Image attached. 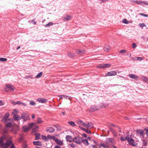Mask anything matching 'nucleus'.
Segmentation results:
<instances>
[{
	"mask_svg": "<svg viewBox=\"0 0 148 148\" xmlns=\"http://www.w3.org/2000/svg\"><path fill=\"white\" fill-rule=\"evenodd\" d=\"M30 104L31 105H35L36 104V103L34 101H32L30 102Z\"/></svg>",
	"mask_w": 148,
	"mask_h": 148,
	"instance_id": "47",
	"label": "nucleus"
},
{
	"mask_svg": "<svg viewBox=\"0 0 148 148\" xmlns=\"http://www.w3.org/2000/svg\"><path fill=\"white\" fill-rule=\"evenodd\" d=\"M11 120L10 121H7V122H3L4 123H6L5 126L8 128H9L11 127L12 125L11 123L10 122Z\"/></svg>",
	"mask_w": 148,
	"mask_h": 148,
	"instance_id": "16",
	"label": "nucleus"
},
{
	"mask_svg": "<svg viewBox=\"0 0 148 148\" xmlns=\"http://www.w3.org/2000/svg\"><path fill=\"white\" fill-rule=\"evenodd\" d=\"M79 127L82 130L85 131L87 133L90 134L91 133V132L90 131L88 130L87 129H86L85 128H83L81 127L80 126H79Z\"/></svg>",
	"mask_w": 148,
	"mask_h": 148,
	"instance_id": "18",
	"label": "nucleus"
},
{
	"mask_svg": "<svg viewBox=\"0 0 148 148\" xmlns=\"http://www.w3.org/2000/svg\"><path fill=\"white\" fill-rule=\"evenodd\" d=\"M129 76V77L131 78L134 79H137L138 78V76L134 74H130Z\"/></svg>",
	"mask_w": 148,
	"mask_h": 148,
	"instance_id": "19",
	"label": "nucleus"
},
{
	"mask_svg": "<svg viewBox=\"0 0 148 148\" xmlns=\"http://www.w3.org/2000/svg\"><path fill=\"white\" fill-rule=\"evenodd\" d=\"M33 143L34 145L41 146L42 145L41 142L39 141H34Z\"/></svg>",
	"mask_w": 148,
	"mask_h": 148,
	"instance_id": "25",
	"label": "nucleus"
},
{
	"mask_svg": "<svg viewBox=\"0 0 148 148\" xmlns=\"http://www.w3.org/2000/svg\"><path fill=\"white\" fill-rule=\"evenodd\" d=\"M109 129L110 130L112 134L115 132V130L112 128L110 127L109 128Z\"/></svg>",
	"mask_w": 148,
	"mask_h": 148,
	"instance_id": "48",
	"label": "nucleus"
},
{
	"mask_svg": "<svg viewBox=\"0 0 148 148\" xmlns=\"http://www.w3.org/2000/svg\"><path fill=\"white\" fill-rule=\"evenodd\" d=\"M72 18V17L71 16L67 15L64 17V21L69 20Z\"/></svg>",
	"mask_w": 148,
	"mask_h": 148,
	"instance_id": "20",
	"label": "nucleus"
},
{
	"mask_svg": "<svg viewBox=\"0 0 148 148\" xmlns=\"http://www.w3.org/2000/svg\"><path fill=\"white\" fill-rule=\"evenodd\" d=\"M16 111L15 110L12 112V114H14L13 116L14 120L15 121H18L22 119L21 116L20 117L18 115L16 114Z\"/></svg>",
	"mask_w": 148,
	"mask_h": 148,
	"instance_id": "5",
	"label": "nucleus"
},
{
	"mask_svg": "<svg viewBox=\"0 0 148 148\" xmlns=\"http://www.w3.org/2000/svg\"><path fill=\"white\" fill-rule=\"evenodd\" d=\"M143 145L144 146H146L147 145V143L145 140H144L143 141Z\"/></svg>",
	"mask_w": 148,
	"mask_h": 148,
	"instance_id": "50",
	"label": "nucleus"
},
{
	"mask_svg": "<svg viewBox=\"0 0 148 148\" xmlns=\"http://www.w3.org/2000/svg\"><path fill=\"white\" fill-rule=\"evenodd\" d=\"M141 79L143 82L148 83V78L145 76H142Z\"/></svg>",
	"mask_w": 148,
	"mask_h": 148,
	"instance_id": "22",
	"label": "nucleus"
},
{
	"mask_svg": "<svg viewBox=\"0 0 148 148\" xmlns=\"http://www.w3.org/2000/svg\"><path fill=\"white\" fill-rule=\"evenodd\" d=\"M122 22L123 23L125 24H128L129 23V21H127V19L125 18L123 20Z\"/></svg>",
	"mask_w": 148,
	"mask_h": 148,
	"instance_id": "38",
	"label": "nucleus"
},
{
	"mask_svg": "<svg viewBox=\"0 0 148 148\" xmlns=\"http://www.w3.org/2000/svg\"><path fill=\"white\" fill-rule=\"evenodd\" d=\"M106 143L110 145L114 144L115 141L113 138H106L105 140Z\"/></svg>",
	"mask_w": 148,
	"mask_h": 148,
	"instance_id": "7",
	"label": "nucleus"
},
{
	"mask_svg": "<svg viewBox=\"0 0 148 148\" xmlns=\"http://www.w3.org/2000/svg\"><path fill=\"white\" fill-rule=\"evenodd\" d=\"M113 134L114 136V137H116L117 136V134L115 133V132L114 133H113Z\"/></svg>",
	"mask_w": 148,
	"mask_h": 148,
	"instance_id": "58",
	"label": "nucleus"
},
{
	"mask_svg": "<svg viewBox=\"0 0 148 148\" xmlns=\"http://www.w3.org/2000/svg\"><path fill=\"white\" fill-rule=\"evenodd\" d=\"M134 3H136L138 4H141V3H142V1H138L137 0L136 1H133Z\"/></svg>",
	"mask_w": 148,
	"mask_h": 148,
	"instance_id": "37",
	"label": "nucleus"
},
{
	"mask_svg": "<svg viewBox=\"0 0 148 148\" xmlns=\"http://www.w3.org/2000/svg\"><path fill=\"white\" fill-rule=\"evenodd\" d=\"M142 3H141V5H148V2H147L142 1Z\"/></svg>",
	"mask_w": 148,
	"mask_h": 148,
	"instance_id": "42",
	"label": "nucleus"
},
{
	"mask_svg": "<svg viewBox=\"0 0 148 148\" xmlns=\"http://www.w3.org/2000/svg\"><path fill=\"white\" fill-rule=\"evenodd\" d=\"M53 25V23L51 22H49L48 23L45 25V27H47L48 26H51Z\"/></svg>",
	"mask_w": 148,
	"mask_h": 148,
	"instance_id": "39",
	"label": "nucleus"
},
{
	"mask_svg": "<svg viewBox=\"0 0 148 148\" xmlns=\"http://www.w3.org/2000/svg\"><path fill=\"white\" fill-rule=\"evenodd\" d=\"M77 121L78 124L84 126L85 123L83 122L82 120L78 119L77 120Z\"/></svg>",
	"mask_w": 148,
	"mask_h": 148,
	"instance_id": "15",
	"label": "nucleus"
},
{
	"mask_svg": "<svg viewBox=\"0 0 148 148\" xmlns=\"http://www.w3.org/2000/svg\"><path fill=\"white\" fill-rule=\"evenodd\" d=\"M111 66V64H99L97 66V67L99 68L103 69L110 67Z\"/></svg>",
	"mask_w": 148,
	"mask_h": 148,
	"instance_id": "6",
	"label": "nucleus"
},
{
	"mask_svg": "<svg viewBox=\"0 0 148 148\" xmlns=\"http://www.w3.org/2000/svg\"><path fill=\"white\" fill-rule=\"evenodd\" d=\"M119 53H125L126 52V51L125 50H123L120 51H119Z\"/></svg>",
	"mask_w": 148,
	"mask_h": 148,
	"instance_id": "53",
	"label": "nucleus"
},
{
	"mask_svg": "<svg viewBox=\"0 0 148 148\" xmlns=\"http://www.w3.org/2000/svg\"><path fill=\"white\" fill-rule=\"evenodd\" d=\"M32 22L34 24H36V22L34 20H32Z\"/></svg>",
	"mask_w": 148,
	"mask_h": 148,
	"instance_id": "60",
	"label": "nucleus"
},
{
	"mask_svg": "<svg viewBox=\"0 0 148 148\" xmlns=\"http://www.w3.org/2000/svg\"><path fill=\"white\" fill-rule=\"evenodd\" d=\"M5 138V136L0 138V145H1L2 146L4 145V139Z\"/></svg>",
	"mask_w": 148,
	"mask_h": 148,
	"instance_id": "21",
	"label": "nucleus"
},
{
	"mask_svg": "<svg viewBox=\"0 0 148 148\" xmlns=\"http://www.w3.org/2000/svg\"><path fill=\"white\" fill-rule=\"evenodd\" d=\"M116 75V72L114 71H112L108 72L106 74V76H111L115 75Z\"/></svg>",
	"mask_w": 148,
	"mask_h": 148,
	"instance_id": "11",
	"label": "nucleus"
},
{
	"mask_svg": "<svg viewBox=\"0 0 148 148\" xmlns=\"http://www.w3.org/2000/svg\"><path fill=\"white\" fill-rule=\"evenodd\" d=\"M104 51H108L110 49V47L109 46H107V47H104Z\"/></svg>",
	"mask_w": 148,
	"mask_h": 148,
	"instance_id": "41",
	"label": "nucleus"
},
{
	"mask_svg": "<svg viewBox=\"0 0 148 148\" xmlns=\"http://www.w3.org/2000/svg\"><path fill=\"white\" fill-rule=\"evenodd\" d=\"M55 130V129L53 127H49L47 130V132L50 133L54 132Z\"/></svg>",
	"mask_w": 148,
	"mask_h": 148,
	"instance_id": "17",
	"label": "nucleus"
},
{
	"mask_svg": "<svg viewBox=\"0 0 148 148\" xmlns=\"http://www.w3.org/2000/svg\"><path fill=\"white\" fill-rule=\"evenodd\" d=\"M42 139L44 140L45 141H47L48 140V138H47V136L46 137L45 136L42 135Z\"/></svg>",
	"mask_w": 148,
	"mask_h": 148,
	"instance_id": "35",
	"label": "nucleus"
},
{
	"mask_svg": "<svg viewBox=\"0 0 148 148\" xmlns=\"http://www.w3.org/2000/svg\"><path fill=\"white\" fill-rule=\"evenodd\" d=\"M36 101L41 103H44L47 101V100L45 99L39 98L37 99Z\"/></svg>",
	"mask_w": 148,
	"mask_h": 148,
	"instance_id": "10",
	"label": "nucleus"
},
{
	"mask_svg": "<svg viewBox=\"0 0 148 148\" xmlns=\"http://www.w3.org/2000/svg\"><path fill=\"white\" fill-rule=\"evenodd\" d=\"M4 90L6 92H8L9 90L13 91L14 90V87L12 85L6 84L5 87L4 88Z\"/></svg>",
	"mask_w": 148,
	"mask_h": 148,
	"instance_id": "2",
	"label": "nucleus"
},
{
	"mask_svg": "<svg viewBox=\"0 0 148 148\" xmlns=\"http://www.w3.org/2000/svg\"><path fill=\"white\" fill-rule=\"evenodd\" d=\"M136 58H137V60H138L139 61H140L143 60V59L141 57H137Z\"/></svg>",
	"mask_w": 148,
	"mask_h": 148,
	"instance_id": "51",
	"label": "nucleus"
},
{
	"mask_svg": "<svg viewBox=\"0 0 148 148\" xmlns=\"http://www.w3.org/2000/svg\"><path fill=\"white\" fill-rule=\"evenodd\" d=\"M68 123L71 126L73 127L74 126H76L75 123L73 121H69L68 122Z\"/></svg>",
	"mask_w": 148,
	"mask_h": 148,
	"instance_id": "32",
	"label": "nucleus"
},
{
	"mask_svg": "<svg viewBox=\"0 0 148 148\" xmlns=\"http://www.w3.org/2000/svg\"><path fill=\"white\" fill-rule=\"evenodd\" d=\"M42 72H40L39 73L37 74V75H36V78H39L42 75Z\"/></svg>",
	"mask_w": 148,
	"mask_h": 148,
	"instance_id": "31",
	"label": "nucleus"
},
{
	"mask_svg": "<svg viewBox=\"0 0 148 148\" xmlns=\"http://www.w3.org/2000/svg\"><path fill=\"white\" fill-rule=\"evenodd\" d=\"M84 127L88 128H91L93 127V124L91 122L88 123L87 124L85 123Z\"/></svg>",
	"mask_w": 148,
	"mask_h": 148,
	"instance_id": "14",
	"label": "nucleus"
},
{
	"mask_svg": "<svg viewBox=\"0 0 148 148\" xmlns=\"http://www.w3.org/2000/svg\"><path fill=\"white\" fill-rule=\"evenodd\" d=\"M21 101H17L16 102L17 104H19L21 105Z\"/></svg>",
	"mask_w": 148,
	"mask_h": 148,
	"instance_id": "62",
	"label": "nucleus"
},
{
	"mask_svg": "<svg viewBox=\"0 0 148 148\" xmlns=\"http://www.w3.org/2000/svg\"><path fill=\"white\" fill-rule=\"evenodd\" d=\"M84 143L86 145H89V143H88V140H83V141L82 143Z\"/></svg>",
	"mask_w": 148,
	"mask_h": 148,
	"instance_id": "34",
	"label": "nucleus"
},
{
	"mask_svg": "<svg viewBox=\"0 0 148 148\" xmlns=\"http://www.w3.org/2000/svg\"><path fill=\"white\" fill-rule=\"evenodd\" d=\"M3 103L2 101L0 100V106H2L3 105Z\"/></svg>",
	"mask_w": 148,
	"mask_h": 148,
	"instance_id": "57",
	"label": "nucleus"
},
{
	"mask_svg": "<svg viewBox=\"0 0 148 148\" xmlns=\"http://www.w3.org/2000/svg\"><path fill=\"white\" fill-rule=\"evenodd\" d=\"M12 103L14 105H15L17 104L16 102H15L14 101H12Z\"/></svg>",
	"mask_w": 148,
	"mask_h": 148,
	"instance_id": "56",
	"label": "nucleus"
},
{
	"mask_svg": "<svg viewBox=\"0 0 148 148\" xmlns=\"http://www.w3.org/2000/svg\"><path fill=\"white\" fill-rule=\"evenodd\" d=\"M23 130L25 132H27L29 130L28 126H24L23 127Z\"/></svg>",
	"mask_w": 148,
	"mask_h": 148,
	"instance_id": "24",
	"label": "nucleus"
},
{
	"mask_svg": "<svg viewBox=\"0 0 148 148\" xmlns=\"http://www.w3.org/2000/svg\"><path fill=\"white\" fill-rule=\"evenodd\" d=\"M101 146H102L104 148H108V145L105 143H101L99 146V148H101Z\"/></svg>",
	"mask_w": 148,
	"mask_h": 148,
	"instance_id": "27",
	"label": "nucleus"
},
{
	"mask_svg": "<svg viewBox=\"0 0 148 148\" xmlns=\"http://www.w3.org/2000/svg\"><path fill=\"white\" fill-rule=\"evenodd\" d=\"M73 142L76 143L80 145L82 143L83 139L82 137L79 136H77L73 138Z\"/></svg>",
	"mask_w": 148,
	"mask_h": 148,
	"instance_id": "1",
	"label": "nucleus"
},
{
	"mask_svg": "<svg viewBox=\"0 0 148 148\" xmlns=\"http://www.w3.org/2000/svg\"><path fill=\"white\" fill-rule=\"evenodd\" d=\"M85 51L84 50H81L79 49L76 51V53L78 54H81L84 53H85Z\"/></svg>",
	"mask_w": 148,
	"mask_h": 148,
	"instance_id": "23",
	"label": "nucleus"
},
{
	"mask_svg": "<svg viewBox=\"0 0 148 148\" xmlns=\"http://www.w3.org/2000/svg\"><path fill=\"white\" fill-rule=\"evenodd\" d=\"M140 14L141 16L145 17H148V15L145 14L143 13H140Z\"/></svg>",
	"mask_w": 148,
	"mask_h": 148,
	"instance_id": "49",
	"label": "nucleus"
},
{
	"mask_svg": "<svg viewBox=\"0 0 148 148\" xmlns=\"http://www.w3.org/2000/svg\"><path fill=\"white\" fill-rule=\"evenodd\" d=\"M7 60V59L4 58H0V61L2 62L6 61Z\"/></svg>",
	"mask_w": 148,
	"mask_h": 148,
	"instance_id": "44",
	"label": "nucleus"
},
{
	"mask_svg": "<svg viewBox=\"0 0 148 148\" xmlns=\"http://www.w3.org/2000/svg\"><path fill=\"white\" fill-rule=\"evenodd\" d=\"M136 135L141 138H143L145 135L144 131L141 129H139L136 130Z\"/></svg>",
	"mask_w": 148,
	"mask_h": 148,
	"instance_id": "3",
	"label": "nucleus"
},
{
	"mask_svg": "<svg viewBox=\"0 0 148 148\" xmlns=\"http://www.w3.org/2000/svg\"><path fill=\"white\" fill-rule=\"evenodd\" d=\"M54 148H61V147L58 145H56L54 147Z\"/></svg>",
	"mask_w": 148,
	"mask_h": 148,
	"instance_id": "63",
	"label": "nucleus"
},
{
	"mask_svg": "<svg viewBox=\"0 0 148 148\" xmlns=\"http://www.w3.org/2000/svg\"><path fill=\"white\" fill-rule=\"evenodd\" d=\"M83 136L85 138H86L87 137L86 135L85 134H83Z\"/></svg>",
	"mask_w": 148,
	"mask_h": 148,
	"instance_id": "64",
	"label": "nucleus"
},
{
	"mask_svg": "<svg viewBox=\"0 0 148 148\" xmlns=\"http://www.w3.org/2000/svg\"><path fill=\"white\" fill-rule=\"evenodd\" d=\"M100 3H105L108 1V0H100Z\"/></svg>",
	"mask_w": 148,
	"mask_h": 148,
	"instance_id": "52",
	"label": "nucleus"
},
{
	"mask_svg": "<svg viewBox=\"0 0 148 148\" xmlns=\"http://www.w3.org/2000/svg\"><path fill=\"white\" fill-rule=\"evenodd\" d=\"M47 138L48 139H51L52 140H56V139L57 138L56 137L54 136H51V135H47Z\"/></svg>",
	"mask_w": 148,
	"mask_h": 148,
	"instance_id": "26",
	"label": "nucleus"
},
{
	"mask_svg": "<svg viewBox=\"0 0 148 148\" xmlns=\"http://www.w3.org/2000/svg\"><path fill=\"white\" fill-rule=\"evenodd\" d=\"M132 45H133V48L134 49L136 48V43H133Z\"/></svg>",
	"mask_w": 148,
	"mask_h": 148,
	"instance_id": "54",
	"label": "nucleus"
},
{
	"mask_svg": "<svg viewBox=\"0 0 148 148\" xmlns=\"http://www.w3.org/2000/svg\"><path fill=\"white\" fill-rule=\"evenodd\" d=\"M109 125L110 126H112L114 127H117V126L116 125H115L112 123L110 124Z\"/></svg>",
	"mask_w": 148,
	"mask_h": 148,
	"instance_id": "55",
	"label": "nucleus"
},
{
	"mask_svg": "<svg viewBox=\"0 0 148 148\" xmlns=\"http://www.w3.org/2000/svg\"><path fill=\"white\" fill-rule=\"evenodd\" d=\"M69 145L73 148H74L75 147V145L73 143L69 144Z\"/></svg>",
	"mask_w": 148,
	"mask_h": 148,
	"instance_id": "45",
	"label": "nucleus"
},
{
	"mask_svg": "<svg viewBox=\"0 0 148 148\" xmlns=\"http://www.w3.org/2000/svg\"><path fill=\"white\" fill-rule=\"evenodd\" d=\"M27 146L26 144H25L23 146V148H27Z\"/></svg>",
	"mask_w": 148,
	"mask_h": 148,
	"instance_id": "61",
	"label": "nucleus"
},
{
	"mask_svg": "<svg viewBox=\"0 0 148 148\" xmlns=\"http://www.w3.org/2000/svg\"><path fill=\"white\" fill-rule=\"evenodd\" d=\"M37 123H41L43 121L41 120L40 118L38 117L37 119Z\"/></svg>",
	"mask_w": 148,
	"mask_h": 148,
	"instance_id": "36",
	"label": "nucleus"
},
{
	"mask_svg": "<svg viewBox=\"0 0 148 148\" xmlns=\"http://www.w3.org/2000/svg\"><path fill=\"white\" fill-rule=\"evenodd\" d=\"M9 116V113H6L5 114V115L3 117L2 119V122H7V121H10V119H8Z\"/></svg>",
	"mask_w": 148,
	"mask_h": 148,
	"instance_id": "8",
	"label": "nucleus"
},
{
	"mask_svg": "<svg viewBox=\"0 0 148 148\" xmlns=\"http://www.w3.org/2000/svg\"><path fill=\"white\" fill-rule=\"evenodd\" d=\"M11 141L7 140L5 143H4V145L6 146H9L12 144Z\"/></svg>",
	"mask_w": 148,
	"mask_h": 148,
	"instance_id": "30",
	"label": "nucleus"
},
{
	"mask_svg": "<svg viewBox=\"0 0 148 148\" xmlns=\"http://www.w3.org/2000/svg\"><path fill=\"white\" fill-rule=\"evenodd\" d=\"M68 55L69 56L71 57H74L75 55L74 54H73L71 53H68Z\"/></svg>",
	"mask_w": 148,
	"mask_h": 148,
	"instance_id": "43",
	"label": "nucleus"
},
{
	"mask_svg": "<svg viewBox=\"0 0 148 148\" xmlns=\"http://www.w3.org/2000/svg\"><path fill=\"white\" fill-rule=\"evenodd\" d=\"M97 110V109L96 107H95L94 106H92L90 108V110L91 112H93Z\"/></svg>",
	"mask_w": 148,
	"mask_h": 148,
	"instance_id": "29",
	"label": "nucleus"
},
{
	"mask_svg": "<svg viewBox=\"0 0 148 148\" xmlns=\"http://www.w3.org/2000/svg\"><path fill=\"white\" fill-rule=\"evenodd\" d=\"M127 138L128 137L126 136L125 137H124L123 136H121L120 138V140L122 141H125V140H127Z\"/></svg>",
	"mask_w": 148,
	"mask_h": 148,
	"instance_id": "33",
	"label": "nucleus"
},
{
	"mask_svg": "<svg viewBox=\"0 0 148 148\" xmlns=\"http://www.w3.org/2000/svg\"><path fill=\"white\" fill-rule=\"evenodd\" d=\"M139 25L140 27H143L146 26L145 24L144 23H140Z\"/></svg>",
	"mask_w": 148,
	"mask_h": 148,
	"instance_id": "46",
	"label": "nucleus"
},
{
	"mask_svg": "<svg viewBox=\"0 0 148 148\" xmlns=\"http://www.w3.org/2000/svg\"><path fill=\"white\" fill-rule=\"evenodd\" d=\"M34 125V123H32L29 124L28 125V127L29 128V129L32 128Z\"/></svg>",
	"mask_w": 148,
	"mask_h": 148,
	"instance_id": "40",
	"label": "nucleus"
},
{
	"mask_svg": "<svg viewBox=\"0 0 148 148\" xmlns=\"http://www.w3.org/2000/svg\"><path fill=\"white\" fill-rule=\"evenodd\" d=\"M145 130L146 131V134L147 135V136H148V129H145Z\"/></svg>",
	"mask_w": 148,
	"mask_h": 148,
	"instance_id": "59",
	"label": "nucleus"
},
{
	"mask_svg": "<svg viewBox=\"0 0 148 148\" xmlns=\"http://www.w3.org/2000/svg\"><path fill=\"white\" fill-rule=\"evenodd\" d=\"M66 139L67 141L69 142H71L73 141V138L71 136L67 135L66 136Z\"/></svg>",
	"mask_w": 148,
	"mask_h": 148,
	"instance_id": "12",
	"label": "nucleus"
},
{
	"mask_svg": "<svg viewBox=\"0 0 148 148\" xmlns=\"http://www.w3.org/2000/svg\"><path fill=\"white\" fill-rule=\"evenodd\" d=\"M35 135L36 136V140H38L40 138V135L39 133H36L35 134Z\"/></svg>",
	"mask_w": 148,
	"mask_h": 148,
	"instance_id": "28",
	"label": "nucleus"
},
{
	"mask_svg": "<svg viewBox=\"0 0 148 148\" xmlns=\"http://www.w3.org/2000/svg\"><path fill=\"white\" fill-rule=\"evenodd\" d=\"M55 142L58 145H59L61 146L62 145L64 144L63 141L59 140L57 138H56L55 141Z\"/></svg>",
	"mask_w": 148,
	"mask_h": 148,
	"instance_id": "13",
	"label": "nucleus"
},
{
	"mask_svg": "<svg viewBox=\"0 0 148 148\" xmlns=\"http://www.w3.org/2000/svg\"><path fill=\"white\" fill-rule=\"evenodd\" d=\"M127 140L130 145L134 147L137 145V144L135 142L134 140L132 138L128 137Z\"/></svg>",
	"mask_w": 148,
	"mask_h": 148,
	"instance_id": "4",
	"label": "nucleus"
},
{
	"mask_svg": "<svg viewBox=\"0 0 148 148\" xmlns=\"http://www.w3.org/2000/svg\"><path fill=\"white\" fill-rule=\"evenodd\" d=\"M22 119L24 121H25L29 119V115L26 113H23L21 114Z\"/></svg>",
	"mask_w": 148,
	"mask_h": 148,
	"instance_id": "9",
	"label": "nucleus"
}]
</instances>
